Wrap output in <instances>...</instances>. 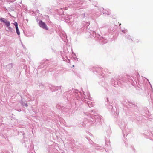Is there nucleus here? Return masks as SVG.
Returning <instances> with one entry per match:
<instances>
[{
  "instance_id": "nucleus-9",
  "label": "nucleus",
  "mask_w": 153,
  "mask_h": 153,
  "mask_svg": "<svg viewBox=\"0 0 153 153\" xmlns=\"http://www.w3.org/2000/svg\"><path fill=\"white\" fill-rule=\"evenodd\" d=\"M68 20L67 19H66L65 20V22H68Z\"/></svg>"
},
{
  "instance_id": "nucleus-11",
  "label": "nucleus",
  "mask_w": 153,
  "mask_h": 153,
  "mask_svg": "<svg viewBox=\"0 0 153 153\" xmlns=\"http://www.w3.org/2000/svg\"><path fill=\"white\" fill-rule=\"evenodd\" d=\"M107 100H108V98H107Z\"/></svg>"
},
{
  "instance_id": "nucleus-12",
  "label": "nucleus",
  "mask_w": 153,
  "mask_h": 153,
  "mask_svg": "<svg viewBox=\"0 0 153 153\" xmlns=\"http://www.w3.org/2000/svg\"><path fill=\"white\" fill-rule=\"evenodd\" d=\"M121 25V24H120L119 25Z\"/></svg>"
},
{
  "instance_id": "nucleus-5",
  "label": "nucleus",
  "mask_w": 153,
  "mask_h": 153,
  "mask_svg": "<svg viewBox=\"0 0 153 153\" xmlns=\"http://www.w3.org/2000/svg\"><path fill=\"white\" fill-rule=\"evenodd\" d=\"M16 27V31L17 33V34L18 35H19L20 34V32L18 29V27Z\"/></svg>"
},
{
  "instance_id": "nucleus-7",
  "label": "nucleus",
  "mask_w": 153,
  "mask_h": 153,
  "mask_svg": "<svg viewBox=\"0 0 153 153\" xmlns=\"http://www.w3.org/2000/svg\"><path fill=\"white\" fill-rule=\"evenodd\" d=\"M127 31V30H122V32L124 33H125Z\"/></svg>"
},
{
  "instance_id": "nucleus-3",
  "label": "nucleus",
  "mask_w": 153,
  "mask_h": 153,
  "mask_svg": "<svg viewBox=\"0 0 153 153\" xmlns=\"http://www.w3.org/2000/svg\"><path fill=\"white\" fill-rule=\"evenodd\" d=\"M13 65L12 63L6 65V68L9 69H11Z\"/></svg>"
},
{
  "instance_id": "nucleus-6",
  "label": "nucleus",
  "mask_w": 153,
  "mask_h": 153,
  "mask_svg": "<svg viewBox=\"0 0 153 153\" xmlns=\"http://www.w3.org/2000/svg\"><path fill=\"white\" fill-rule=\"evenodd\" d=\"M14 24L15 26V27H18V24L17 22H15L14 23Z\"/></svg>"
},
{
  "instance_id": "nucleus-1",
  "label": "nucleus",
  "mask_w": 153,
  "mask_h": 153,
  "mask_svg": "<svg viewBox=\"0 0 153 153\" xmlns=\"http://www.w3.org/2000/svg\"><path fill=\"white\" fill-rule=\"evenodd\" d=\"M0 21L1 22H3L5 24L6 26L7 27V31H11L12 28L10 26V22L9 21H7L6 19L4 18H1L0 19Z\"/></svg>"
},
{
  "instance_id": "nucleus-8",
  "label": "nucleus",
  "mask_w": 153,
  "mask_h": 153,
  "mask_svg": "<svg viewBox=\"0 0 153 153\" xmlns=\"http://www.w3.org/2000/svg\"><path fill=\"white\" fill-rule=\"evenodd\" d=\"M110 13L108 11V13H106V14H107L108 15H109Z\"/></svg>"
},
{
  "instance_id": "nucleus-4",
  "label": "nucleus",
  "mask_w": 153,
  "mask_h": 153,
  "mask_svg": "<svg viewBox=\"0 0 153 153\" xmlns=\"http://www.w3.org/2000/svg\"><path fill=\"white\" fill-rule=\"evenodd\" d=\"M21 105L23 106H25L26 107H27L28 106L27 104V103H25V102H23L22 101H21Z\"/></svg>"
},
{
  "instance_id": "nucleus-13",
  "label": "nucleus",
  "mask_w": 153,
  "mask_h": 153,
  "mask_svg": "<svg viewBox=\"0 0 153 153\" xmlns=\"http://www.w3.org/2000/svg\"><path fill=\"white\" fill-rule=\"evenodd\" d=\"M89 1H91V0H89Z\"/></svg>"
},
{
  "instance_id": "nucleus-10",
  "label": "nucleus",
  "mask_w": 153,
  "mask_h": 153,
  "mask_svg": "<svg viewBox=\"0 0 153 153\" xmlns=\"http://www.w3.org/2000/svg\"><path fill=\"white\" fill-rule=\"evenodd\" d=\"M114 83V85H116V84L115 83Z\"/></svg>"
},
{
  "instance_id": "nucleus-2",
  "label": "nucleus",
  "mask_w": 153,
  "mask_h": 153,
  "mask_svg": "<svg viewBox=\"0 0 153 153\" xmlns=\"http://www.w3.org/2000/svg\"><path fill=\"white\" fill-rule=\"evenodd\" d=\"M39 25L40 27L46 30L48 29V27L45 23L41 21L39 22Z\"/></svg>"
}]
</instances>
